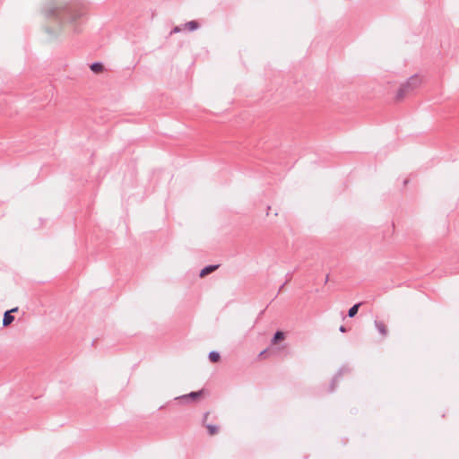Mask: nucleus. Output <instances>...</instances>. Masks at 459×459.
<instances>
[{"label": "nucleus", "mask_w": 459, "mask_h": 459, "mask_svg": "<svg viewBox=\"0 0 459 459\" xmlns=\"http://www.w3.org/2000/svg\"><path fill=\"white\" fill-rule=\"evenodd\" d=\"M204 394H205L204 390L191 392L188 394H184L182 396L176 397L175 400H178L180 398H186V397H189L192 399H197V398L205 399Z\"/></svg>", "instance_id": "20e7f679"}, {"label": "nucleus", "mask_w": 459, "mask_h": 459, "mask_svg": "<svg viewBox=\"0 0 459 459\" xmlns=\"http://www.w3.org/2000/svg\"><path fill=\"white\" fill-rule=\"evenodd\" d=\"M218 267H219L218 264H211V265L205 266L204 268H203L201 270L200 277H204V276L210 274L211 273L214 272Z\"/></svg>", "instance_id": "39448f33"}, {"label": "nucleus", "mask_w": 459, "mask_h": 459, "mask_svg": "<svg viewBox=\"0 0 459 459\" xmlns=\"http://www.w3.org/2000/svg\"><path fill=\"white\" fill-rule=\"evenodd\" d=\"M284 337H285V335H284V333H283V332H281V331H277V332L274 333V335H273V339H272V343H273V344H275V343H277L278 342L282 341V340L284 339Z\"/></svg>", "instance_id": "1a4fd4ad"}, {"label": "nucleus", "mask_w": 459, "mask_h": 459, "mask_svg": "<svg viewBox=\"0 0 459 459\" xmlns=\"http://www.w3.org/2000/svg\"><path fill=\"white\" fill-rule=\"evenodd\" d=\"M351 372V368L347 366H343L342 367L338 373L334 376L333 379V384H335L337 381H338V378L344 373H350Z\"/></svg>", "instance_id": "423d86ee"}, {"label": "nucleus", "mask_w": 459, "mask_h": 459, "mask_svg": "<svg viewBox=\"0 0 459 459\" xmlns=\"http://www.w3.org/2000/svg\"><path fill=\"white\" fill-rule=\"evenodd\" d=\"M421 83V79L418 75L411 76L404 83L401 84L396 93V100H401L411 93Z\"/></svg>", "instance_id": "f03ea898"}, {"label": "nucleus", "mask_w": 459, "mask_h": 459, "mask_svg": "<svg viewBox=\"0 0 459 459\" xmlns=\"http://www.w3.org/2000/svg\"><path fill=\"white\" fill-rule=\"evenodd\" d=\"M207 429H208L210 435H214L218 432V428L213 425H208Z\"/></svg>", "instance_id": "ddd939ff"}, {"label": "nucleus", "mask_w": 459, "mask_h": 459, "mask_svg": "<svg viewBox=\"0 0 459 459\" xmlns=\"http://www.w3.org/2000/svg\"><path fill=\"white\" fill-rule=\"evenodd\" d=\"M186 28L191 31L196 30L199 27V24L195 21H191L186 23Z\"/></svg>", "instance_id": "9b49d317"}, {"label": "nucleus", "mask_w": 459, "mask_h": 459, "mask_svg": "<svg viewBox=\"0 0 459 459\" xmlns=\"http://www.w3.org/2000/svg\"><path fill=\"white\" fill-rule=\"evenodd\" d=\"M265 352H266V351H265V350H264V351H261V352H260V354H259V357H262L263 355H264V353H265Z\"/></svg>", "instance_id": "dca6fc26"}, {"label": "nucleus", "mask_w": 459, "mask_h": 459, "mask_svg": "<svg viewBox=\"0 0 459 459\" xmlns=\"http://www.w3.org/2000/svg\"><path fill=\"white\" fill-rule=\"evenodd\" d=\"M17 310H18V307H14L11 310H7L4 312V318H3V325L4 326H8L9 325H11L13 322L14 316H12V313L16 312Z\"/></svg>", "instance_id": "7ed1b4c3"}, {"label": "nucleus", "mask_w": 459, "mask_h": 459, "mask_svg": "<svg viewBox=\"0 0 459 459\" xmlns=\"http://www.w3.org/2000/svg\"><path fill=\"white\" fill-rule=\"evenodd\" d=\"M48 16L56 19L62 24H69L73 28L74 33L79 32V28L76 24H74L77 19L84 14L83 9L77 4H53L48 9Z\"/></svg>", "instance_id": "f257e3e1"}, {"label": "nucleus", "mask_w": 459, "mask_h": 459, "mask_svg": "<svg viewBox=\"0 0 459 459\" xmlns=\"http://www.w3.org/2000/svg\"><path fill=\"white\" fill-rule=\"evenodd\" d=\"M339 330H340V332H342V333H346V332H347L346 327H345V326H343V325H341V326H340V328H339Z\"/></svg>", "instance_id": "4468645a"}, {"label": "nucleus", "mask_w": 459, "mask_h": 459, "mask_svg": "<svg viewBox=\"0 0 459 459\" xmlns=\"http://www.w3.org/2000/svg\"><path fill=\"white\" fill-rule=\"evenodd\" d=\"M173 30H174V32H178V31H180V30H179V28H178V27H175Z\"/></svg>", "instance_id": "2eb2a0df"}, {"label": "nucleus", "mask_w": 459, "mask_h": 459, "mask_svg": "<svg viewBox=\"0 0 459 459\" xmlns=\"http://www.w3.org/2000/svg\"><path fill=\"white\" fill-rule=\"evenodd\" d=\"M375 326L382 335L385 336L387 334V329L383 322L375 321Z\"/></svg>", "instance_id": "0eeeda50"}, {"label": "nucleus", "mask_w": 459, "mask_h": 459, "mask_svg": "<svg viewBox=\"0 0 459 459\" xmlns=\"http://www.w3.org/2000/svg\"><path fill=\"white\" fill-rule=\"evenodd\" d=\"M361 303H357L353 305L348 311V316L353 317L358 313L359 307H360Z\"/></svg>", "instance_id": "9d476101"}, {"label": "nucleus", "mask_w": 459, "mask_h": 459, "mask_svg": "<svg viewBox=\"0 0 459 459\" xmlns=\"http://www.w3.org/2000/svg\"><path fill=\"white\" fill-rule=\"evenodd\" d=\"M103 69L104 66L101 63L96 62L91 65V70L95 74L101 73Z\"/></svg>", "instance_id": "6e6552de"}, {"label": "nucleus", "mask_w": 459, "mask_h": 459, "mask_svg": "<svg viewBox=\"0 0 459 459\" xmlns=\"http://www.w3.org/2000/svg\"><path fill=\"white\" fill-rule=\"evenodd\" d=\"M220 358H221V356H220L219 352H217V351H211L209 353V359L212 362L219 361Z\"/></svg>", "instance_id": "f8f14e48"}]
</instances>
